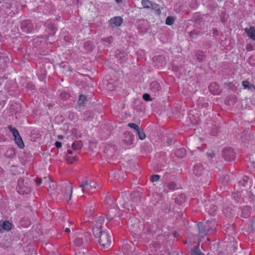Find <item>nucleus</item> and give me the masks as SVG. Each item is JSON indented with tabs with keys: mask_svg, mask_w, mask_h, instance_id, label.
<instances>
[{
	"mask_svg": "<svg viewBox=\"0 0 255 255\" xmlns=\"http://www.w3.org/2000/svg\"><path fill=\"white\" fill-rule=\"evenodd\" d=\"M87 101V97L84 95H80L77 103V105L80 107H83L85 105V102Z\"/></svg>",
	"mask_w": 255,
	"mask_h": 255,
	"instance_id": "a211bd4d",
	"label": "nucleus"
},
{
	"mask_svg": "<svg viewBox=\"0 0 255 255\" xmlns=\"http://www.w3.org/2000/svg\"><path fill=\"white\" fill-rule=\"evenodd\" d=\"M242 84L245 89H247L252 92H255V86L251 84L248 81H243Z\"/></svg>",
	"mask_w": 255,
	"mask_h": 255,
	"instance_id": "2eb2a0df",
	"label": "nucleus"
},
{
	"mask_svg": "<svg viewBox=\"0 0 255 255\" xmlns=\"http://www.w3.org/2000/svg\"><path fill=\"white\" fill-rule=\"evenodd\" d=\"M84 47L87 52H92L94 48L92 42L90 41H86L84 43Z\"/></svg>",
	"mask_w": 255,
	"mask_h": 255,
	"instance_id": "4be33fe9",
	"label": "nucleus"
},
{
	"mask_svg": "<svg viewBox=\"0 0 255 255\" xmlns=\"http://www.w3.org/2000/svg\"><path fill=\"white\" fill-rule=\"evenodd\" d=\"M36 183H37V184L38 185H40L41 183H42V179H41V178H37L36 180Z\"/></svg>",
	"mask_w": 255,
	"mask_h": 255,
	"instance_id": "6e6d98bb",
	"label": "nucleus"
},
{
	"mask_svg": "<svg viewBox=\"0 0 255 255\" xmlns=\"http://www.w3.org/2000/svg\"><path fill=\"white\" fill-rule=\"evenodd\" d=\"M26 87H27V88H31V90L34 89V88H33V85H32V83H28V84H27Z\"/></svg>",
	"mask_w": 255,
	"mask_h": 255,
	"instance_id": "13d9d810",
	"label": "nucleus"
},
{
	"mask_svg": "<svg viewBox=\"0 0 255 255\" xmlns=\"http://www.w3.org/2000/svg\"><path fill=\"white\" fill-rule=\"evenodd\" d=\"M129 194L128 192H125L124 193H122L121 194V197H125V196L126 197L127 199H128L127 196Z\"/></svg>",
	"mask_w": 255,
	"mask_h": 255,
	"instance_id": "5fc2aeb1",
	"label": "nucleus"
},
{
	"mask_svg": "<svg viewBox=\"0 0 255 255\" xmlns=\"http://www.w3.org/2000/svg\"><path fill=\"white\" fill-rule=\"evenodd\" d=\"M72 148L74 150H78L81 148V143H73L72 144Z\"/></svg>",
	"mask_w": 255,
	"mask_h": 255,
	"instance_id": "4c0bfd02",
	"label": "nucleus"
},
{
	"mask_svg": "<svg viewBox=\"0 0 255 255\" xmlns=\"http://www.w3.org/2000/svg\"><path fill=\"white\" fill-rule=\"evenodd\" d=\"M249 180V178L247 177H244L243 181H240V184L243 186H246Z\"/></svg>",
	"mask_w": 255,
	"mask_h": 255,
	"instance_id": "37998d69",
	"label": "nucleus"
},
{
	"mask_svg": "<svg viewBox=\"0 0 255 255\" xmlns=\"http://www.w3.org/2000/svg\"><path fill=\"white\" fill-rule=\"evenodd\" d=\"M204 168L201 163H198L193 166V173L197 176H200L203 171Z\"/></svg>",
	"mask_w": 255,
	"mask_h": 255,
	"instance_id": "9b49d317",
	"label": "nucleus"
},
{
	"mask_svg": "<svg viewBox=\"0 0 255 255\" xmlns=\"http://www.w3.org/2000/svg\"><path fill=\"white\" fill-rule=\"evenodd\" d=\"M180 197L182 198V200H184L185 198V195L182 194L180 195Z\"/></svg>",
	"mask_w": 255,
	"mask_h": 255,
	"instance_id": "774afa93",
	"label": "nucleus"
},
{
	"mask_svg": "<svg viewBox=\"0 0 255 255\" xmlns=\"http://www.w3.org/2000/svg\"><path fill=\"white\" fill-rule=\"evenodd\" d=\"M150 90L151 92L155 96H158L161 90V88L159 82L153 81L150 84Z\"/></svg>",
	"mask_w": 255,
	"mask_h": 255,
	"instance_id": "423d86ee",
	"label": "nucleus"
},
{
	"mask_svg": "<svg viewBox=\"0 0 255 255\" xmlns=\"http://www.w3.org/2000/svg\"><path fill=\"white\" fill-rule=\"evenodd\" d=\"M14 140L17 145L20 148H23L24 147V144L20 135L14 137Z\"/></svg>",
	"mask_w": 255,
	"mask_h": 255,
	"instance_id": "b1692460",
	"label": "nucleus"
},
{
	"mask_svg": "<svg viewBox=\"0 0 255 255\" xmlns=\"http://www.w3.org/2000/svg\"><path fill=\"white\" fill-rule=\"evenodd\" d=\"M137 131V134L138 136V138L140 140H143L146 137L145 133H144L143 130L141 128H139Z\"/></svg>",
	"mask_w": 255,
	"mask_h": 255,
	"instance_id": "c85d7f7f",
	"label": "nucleus"
},
{
	"mask_svg": "<svg viewBox=\"0 0 255 255\" xmlns=\"http://www.w3.org/2000/svg\"><path fill=\"white\" fill-rule=\"evenodd\" d=\"M131 198L134 205H138L141 202L140 195L138 192L132 193L131 194Z\"/></svg>",
	"mask_w": 255,
	"mask_h": 255,
	"instance_id": "4468645a",
	"label": "nucleus"
},
{
	"mask_svg": "<svg viewBox=\"0 0 255 255\" xmlns=\"http://www.w3.org/2000/svg\"><path fill=\"white\" fill-rule=\"evenodd\" d=\"M90 182L88 180H83L79 187L81 188L83 192H87L91 189L89 186Z\"/></svg>",
	"mask_w": 255,
	"mask_h": 255,
	"instance_id": "dca6fc26",
	"label": "nucleus"
},
{
	"mask_svg": "<svg viewBox=\"0 0 255 255\" xmlns=\"http://www.w3.org/2000/svg\"><path fill=\"white\" fill-rule=\"evenodd\" d=\"M217 207L216 206H213L211 209V212H214L216 211Z\"/></svg>",
	"mask_w": 255,
	"mask_h": 255,
	"instance_id": "4d7b16f0",
	"label": "nucleus"
},
{
	"mask_svg": "<svg viewBox=\"0 0 255 255\" xmlns=\"http://www.w3.org/2000/svg\"><path fill=\"white\" fill-rule=\"evenodd\" d=\"M196 59L198 62L203 61V58L205 56V53L202 51H198L196 53Z\"/></svg>",
	"mask_w": 255,
	"mask_h": 255,
	"instance_id": "a878e982",
	"label": "nucleus"
},
{
	"mask_svg": "<svg viewBox=\"0 0 255 255\" xmlns=\"http://www.w3.org/2000/svg\"><path fill=\"white\" fill-rule=\"evenodd\" d=\"M8 128L12 132V133L14 132V130H17L16 128H13L12 126L11 125H9L8 126Z\"/></svg>",
	"mask_w": 255,
	"mask_h": 255,
	"instance_id": "3c124183",
	"label": "nucleus"
},
{
	"mask_svg": "<svg viewBox=\"0 0 255 255\" xmlns=\"http://www.w3.org/2000/svg\"><path fill=\"white\" fill-rule=\"evenodd\" d=\"M20 223L21 226L27 227L30 225V221L27 218H23L20 220Z\"/></svg>",
	"mask_w": 255,
	"mask_h": 255,
	"instance_id": "bb28decb",
	"label": "nucleus"
},
{
	"mask_svg": "<svg viewBox=\"0 0 255 255\" xmlns=\"http://www.w3.org/2000/svg\"><path fill=\"white\" fill-rule=\"evenodd\" d=\"M213 34L214 35H218L219 34L218 30L216 28H213L212 29Z\"/></svg>",
	"mask_w": 255,
	"mask_h": 255,
	"instance_id": "603ef678",
	"label": "nucleus"
},
{
	"mask_svg": "<svg viewBox=\"0 0 255 255\" xmlns=\"http://www.w3.org/2000/svg\"><path fill=\"white\" fill-rule=\"evenodd\" d=\"M128 225L133 232L138 233L141 230V224L139 220L136 218H130L128 220Z\"/></svg>",
	"mask_w": 255,
	"mask_h": 255,
	"instance_id": "7ed1b4c3",
	"label": "nucleus"
},
{
	"mask_svg": "<svg viewBox=\"0 0 255 255\" xmlns=\"http://www.w3.org/2000/svg\"><path fill=\"white\" fill-rule=\"evenodd\" d=\"M67 152H68V154H72V155L73 154V152L70 149L68 150Z\"/></svg>",
	"mask_w": 255,
	"mask_h": 255,
	"instance_id": "69168bd1",
	"label": "nucleus"
},
{
	"mask_svg": "<svg viewBox=\"0 0 255 255\" xmlns=\"http://www.w3.org/2000/svg\"><path fill=\"white\" fill-rule=\"evenodd\" d=\"M12 134H13V136L14 137H16V136H18L20 135L17 129V130H14V132L12 133Z\"/></svg>",
	"mask_w": 255,
	"mask_h": 255,
	"instance_id": "864d4df0",
	"label": "nucleus"
},
{
	"mask_svg": "<svg viewBox=\"0 0 255 255\" xmlns=\"http://www.w3.org/2000/svg\"><path fill=\"white\" fill-rule=\"evenodd\" d=\"M64 231L67 233H69L70 232V229L69 228H66L65 229Z\"/></svg>",
	"mask_w": 255,
	"mask_h": 255,
	"instance_id": "680f3d73",
	"label": "nucleus"
},
{
	"mask_svg": "<svg viewBox=\"0 0 255 255\" xmlns=\"http://www.w3.org/2000/svg\"><path fill=\"white\" fill-rule=\"evenodd\" d=\"M4 155L6 158H13L15 155V149L13 148H9L6 150V151L4 153Z\"/></svg>",
	"mask_w": 255,
	"mask_h": 255,
	"instance_id": "aec40b11",
	"label": "nucleus"
},
{
	"mask_svg": "<svg viewBox=\"0 0 255 255\" xmlns=\"http://www.w3.org/2000/svg\"><path fill=\"white\" fill-rule=\"evenodd\" d=\"M89 186H90V188L91 189H94V188H96V187L97 183H96V182H95L94 181H90V183H89Z\"/></svg>",
	"mask_w": 255,
	"mask_h": 255,
	"instance_id": "49530a36",
	"label": "nucleus"
},
{
	"mask_svg": "<svg viewBox=\"0 0 255 255\" xmlns=\"http://www.w3.org/2000/svg\"><path fill=\"white\" fill-rule=\"evenodd\" d=\"M245 31L247 33L248 36L255 41V28L254 26H251L250 28H245Z\"/></svg>",
	"mask_w": 255,
	"mask_h": 255,
	"instance_id": "9d476101",
	"label": "nucleus"
},
{
	"mask_svg": "<svg viewBox=\"0 0 255 255\" xmlns=\"http://www.w3.org/2000/svg\"><path fill=\"white\" fill-rule=\"evenodd\" d=\"M116 209L114 208L110 209L107 215V218L109 220H113L116 216Z\"/></svg>",
	"mask_w": 255,
	"mask_h": 255,
	"instance_id": "6ab92c4d",
	"label": "nucleus"
},
{
	"mask_svg": "<svg viewBox=\"0 0 255 255\" xmlns=\"http://www.w3.org/2000/svg\"><path fill=\"white\" fill-rule=\"evenodd\" d=\"M169 189L171 190H174L176 188V184L173 182H170L168 184Z\"/></svg>",
	"mask_w": 255,
	"mask_h": 255,
	"instance_id": "a19ab883",
	"label": "nucleus"
},
{
	"mask_svg": "<svg viewBox=\"0 0 255 255\" xmlns=\"http://www.w3.org/2000/svg\"><path fill=\"white\" fill-rule=\"evenodd\" d=\"M224 86L225 88L230 90H233L235 87V85L232 82L224 83Z\"/></svg>",
	"mask_w": 255,
	"mask_h": 255,
	"instance_id": "e433bc0d",
	"label": "nucleus"
},
{
	"mask_svg": "<svg viewBox=\"0 0 255 255\" xmlns=\"http://www.w3.org/2000/svg\"><path fill=\"white\" fill-rule=\"evenodd\" d=\"M58 138L59 139H62L63 138V136L62 135H58Z\"/></svg>",
	"mask_w": 255,
	"mask_h": 255,
	"instance_id": "0e129e2a",
	"label": "nucleus"
},
{
	"mask_svg": "<svg viewBox=\"0 0 255 255\" xmlns=\"http://www.w3.org/2000/svg\"><path fill=\"white\" fill-rule=\"evenodd\" d=\"M54 144H55V146L56 147V148H60L62 146V143L60 141H56L55 142Z\"/></svg>",
	"mask_w": 255,
	"mask_h": 255,
	"instance_id": "8fccbe9b",
	"label": "nucleus"
},
{
	"mask_svg": "<svg viewBox=\"0 0 255 255\" xmlns=\"http://www.w3.org/2000/svg\"><path fill=\"white\" fill-rule=\"evenodd\" d=\"M191 255H203V254L201 252L199 246L197 245L194 247L193 250L191 253Z\"/></svg>",
	"mask_w": 255,
	"mask_h": 255,
	"instance_id": "cd10ccee",
	"label": "nucleus"
},
{
	"mask_svg": "<svg viewBox=\"0 0 255 255\" xmlns=\"http://www.w3.org/2000/svg\"><path fill=\"white\" fill-rule=\"evenodd\" d=\"M117 3H121L123 2V0H115Z\"/></svg>",
	"mask_w": 255,
	"mask_h": 255,
	"instance_id": "e2e57ef3",
	"label": "nucleus"
},
{
	"mask_svg": "<svg viewBox=\"0 0 255 255\" xmlns=\"http://www.w3.org/2000/svg\"><path fill=\"white\" fill-rule=\"evenodd\" d=\"M246 48L248 51H251L253 50V49H254L253 46L251 44H247Z\"/></svg>",
	"mask_w": 255,
	"mask_h": 255,
	"instance_id": "de8ad7c7",
	"label": "nucleus"
},
{
	"mask_svg": "<svg viewBox=\"0 0 255 255\" xmlns=\"http://www.w3.org/2000/svg\"><path fill=\"white\" fill-rule=\"evenodd\" d=\"M160 176L157 174H153L150 177V180L152 182H156L159 180Z\"/></svg>",
	"mask_w": 255,
	"mask_h": 255,
	"instance_id": "c9c22d12",
	"label": "nucleus"
},
{
	"mask_svg": "<svg viewBox=\"0 0 255 255\" xmlns=\"http://www.w3.org/2000/svg\"><path fill=\"white\" fill-rule=\"evenodd\" d=\"M92 113L89 111H85L83 114V120L87 121L90 117H92Z\"/></svg>",
	"mask_w": 255,
	"mask_h": 255,
	"instance_id": "2f4dec72",
	"label": "nucleus"
},
{
	"mask_svg": "<svg viewBox=\"0 0 255 255\" xmlns=\"http://www.w3.org/2000/svg\"><path fill=\"white\" fill-rule=\"evenodd\" d=\"M210 220H208L205 224L203 222H199L198 224L199 233L201 236H204L207 234L214 231V227L209 226Z\"/></svg>",
	"mask_w": 255,
	"mask_h": 255,
	"instance_id": "f03ea898",
	"label": "nucleus"
},
{
	"mask_svg": "<svg viewBox=\"0 0 255 255\" xmlns=\"http://www.w3.org/2000/svg\"><path fill=\"white\" fill-rule=\"evenodd\" d=\"M101 225H94L92 228L93 234L98 242L104 248H108L111 243L110 233L102 229Z\"/></svg>",
	"mask_w": 255,
	"mask_h": 255,
	"instance_id": "f257e3e1",
	"label": "nucleus"
},
{
	"mask_svg": "<svg viewBox=\"0 0 255 255\" xmlns=\"http://www.w3.org/2000/svg\"><path fill=\"white\" fill-rule=\"evenodd\" d=\"M104 218L103 217H99L97 220H96L97 224L96 225H101L104 222Z\"/></svg>",
	"mask_w": 255,
	"mask_h": 255,
	"instance_id": "79ce46f5",
	"label": "nucleus"
},
{
	"mask_svg": "<svg viewBox=\"0 0 255 255\" xmlns=\"http://www.w3.org/2000/svg\"><path fill=\"white\" fill-rule=\"evenodd\" d=\"M101 41L104 43H107L105 44L106 46H110L114 41V38L112 36H109L107 37H104L101 39Z\"/></svg>",
	"mask_w": 255,
	"mask_h": 255,
	"instance_id": "5701e85b",
	"label": "nucleus"
},
{
	"mask_svg": "<svg viewBox=\"0 0 255 255\" xmlns=\"http://www.w3.org/2000/svg\"><path fill=\"white\" fill-rule=\"evenodd\" d=\"M134 135L129 131H126L124 133L123 141L128 146L131 145L134 141Z\"/></svg>",
	"mask_w": 255,
	"mask_h": 255,
	"instance_id": "0eeeda50",
	"label": "nucleus"
},
{
	"mask_svg": "<svg viewBox=\"0 0 255 255\" xmlns=\"http://www.w3.org/2000/svg\"><path fill=\"white\" fill-rule=\"evenodd\" d=\"M128 126L130 128L135 129L136 131H137L140 128L139 127L134 123H129L128 124Z\"/></svg>",
	"mask_w": 255,
	"mask_h": 255,
	"instance_id": "58836bf2",
	"label": "nucleus"
},
{
	"mask_svg": "<svg viewBox=\"0 0 255 255\" xmlns=\"http://www.w3.org/2000/svg\"><path fill=\"white\" fill-rule=\"evenodd\" d=\"M173 236L175 238H178L179 236V233L177 232H174Z\"/></svg>",
	"mask_w": 255,
	"mask_h": 255,
	"instance_id": "bf43d9fd",
	"label": "nucleus"
},
{
	"mask_svg": "<svg viewBox=\"0 0 255 255\" xmlns=\"http://www.w3.org/2000/svg\"><path fill=\"white\" fill-rule=\"evenodd\" d=\"M191 35L192 36H193L194 35H197L198 34L195 30H193L191 32Z\"/></svg>",
	"mask_w": 255,
	"mask_h": 255,
	"instance_id": "052dcab7",
	"label": "nucleus"
},
{
	"mask_svg": "<svg viewBox=\"0 0 255 255\" xmlns=\"http://www.w3.org/2000/svg\"><path fill=\"white\" fill-rule=\"evenodd\" d=\"M4 230L10 231L13 227V224L8 221H4L1 224Z\"/></svg>",
	"mask_w": 255,
	"mask_h": 255,
	"instance_id": "f3484780",
	"label": "nucleus"
},
{
	"mask_svg": "<svg viewBox=\"0 0 255 255\" xmlns=\"http://www.w3.org/2000/svg\"><path fill=\"white\" fill-rule=\"evenodd\" d=\"M150 8L156 11V13L157 14L160 15L161 13V11L159 4L154 2H152Z\"/></svg>",
	"mask_w": 255,
	"mask_h": 255,
	"instance_id": "393cba45",
	"label": "nucleus"
},
{
	"mask_svg": "<svg viewBox=\"0 0 255 255\" xmlns=\"http://www.w3.org/2000/svg\"><path fill=\"white\" fill-rule=\"evenodd\" d=\"M74 244L77 247H81L84 244V242L81 238L77 237L74 241Z\"/></svg>",
	"mask_w": 255,
	"mask_h": 255,
	"instance_id": "7c9ffc66",
	"label": "nucleus"
},
{
	"mask_svg": "<svg viewBox=\"0 0 255 255\" xmlns=\"http://www.w3.org/2000/svg\"><path fill=\"white\" fill-rule=\"evenodd\" d=\"M67 186L68 187V188L70 191V196H69V200H70L71 196H72V194L73 186H72L70 182L67 183Z\"/></svg>",
	"mask_w": 255,
	"mask_h": 255,
	"instance_id": "a18cd8bd",
	"label": "nucleus"
},
{
	"mask_svg": "<svg viewBox=\"0 0 255 255\" xmlns=\"http://www.w3.org/2000/svg\"><path fill=\"white\" fill-rule=\"evenodd\" d=\"M209 90L213 95H219L221 90L220 85L216 82H213L209 86Z\"/></svg>",
	"mask_w": 255,
	"mask_h": 255,
	"instance_id": "1a4fd4ad",
	"label": "nucleus"
},
{
	"mask_svg": "<svg viewBox=\"0 0 255 255\" xmlns=\"http://www.w3.org/2000/svg\"><path fill=\"white\" fill-rule=\"evenodd\" d=\"M47 27L48 29L51 30V31L53 32V33L54 34L56 32L57 28L55 26L54 24L52 23L47 24Z\"/></svg>",
	"mask_w": 255,
	"mask_h": 255,
	"instance_id": "72a5a7b5",
	"label": "nucleus"
},
{
	"mask_svg": "<svg viewBox=\"0 0 255 255\" xmlns=\"http://www.w3.org/2000/svg\"><path fill=\"white\" fill-rule=\"evenodd\" d=\"M123 21V19L122 17L115 16L109 20V23L112 27H119L121 25Z\"/></svg>",
	"mask_w": 255,
	"mask_h": 255,
	"instance_id": "6e6552de",
	"label": "nucleus"
},
{
	"mask_svg": "<svg viewBox=\"0 0 255 255\" xmlns=\"http://www.w3.org/2000/svg\"><path fill=\"white\" fill-rule=\"evenodd\" d=\"M217 133H218V129H217V128H212V129L211 130V134L213 136H216L217 135Z\"/></svg>",
	"mask_w": 255,
	"mask_h": 255,
	"instance_id": "09e8293b",
	"label": "nucleus"
},
{
	"mask_svg": "<svg viewBox=\"0 0 255 255\" xmlns=\"http://www.w3.org/2000/svg\"><path fill=\"white\" fill-rule=\"evenodd\" d=\"M222 156L225 160L232 161L235 158V153L231 147L225 148L222 151Z\"/></svg>",
	"mask_w": 255,
	"mask_h": 255,
	"instance_id": "39448f33",
	"label": "nucleus"
},
{
	"mask_svg": "<svg viewBox=\"0 0 255 255\" xmlns=\"http://www.w3.org/2000/svg\"><path fill=\"white\" fill-rule=\"evenodd\" d=\"M76 160V155L74 156H67V161L69 163H73Z\"/></svg>",
	"mask_w": 255,
	"mask_h": 255,
	"instance_id": "f704fd0d",
	"label": "nucleus"
},
{
	"mask_svg": "<svg viewBox=\"0 0 255 255\" xmlns=\"http://www.w3.org/2000/svg\"><path fill=\"white\" fill-rule=\"evenodd\" d=\"M242 214L241 216L244 218H248L251 215V208L249 206H244L241 209Z\"/></svg>",
	"mask_w": 255,
	"mask_h": 255,
	"instance_id": "f8f14e48",
	"label": "nucleus"
},
{
	"mask_svg": "<svg viewBox=\"0 0 255 255\" xmlns=\"http://www.w3.org/2000/svg\"><path fill=\"white\" fill-rule=\"evenodd\" d=\"M152 3V2L149 0H141V4L143 6V7L144 8H150Z\"/></svg>",
	"mask_w": 255,
	"mask_h": 255,
	"instance_id": "c756f323",
	"label": "nucleus"
},
{
	"mask_svg": "<svg viewBox=\"0 0 255 255\" xmlns=\"http://www.w3.org/2000/svg\"><path fill=\"white\" fill-rule=\"evenodd\" d=\"M186 151L185 149H184L183 148H181L177 149L175 151V153L177 157L182 158L186 155Z\"/></svg>",
	"mask_w": 255,
	"mask_h": 255,
	"instance_id": "412c9836",
	"label": "nucleus"
},
{
	"mask_svg": "<svg viewBox=\"0 0 255 255\" xmlns=\"http://www.w3.org/2000/svg\"><path fill=\"white\" fill-rule=\"evenodd\" d=\"M3 229L2 228V227L1 225L0 226V233H2L3 232Z\"/></svg>",
	"mask_w": 255,
	"mask_h": 255,
	"instance_id": "338daca9",
	"label": "nucleus"
},
{
	"mask_svg": "<svg viewBox=\"0 0 255 255\" xmlns=\"http://www.w3.org/2000/svg\"><path fill=\"white\" fill-rule=\"evenodd\" d=\"M21 30L26 33H31L34 30L33 24L30 19H25L20 23Z\"/></svg>",
	"mask_w": 255,
	"mask_h": 255,
	"instance_id": "20e7f679",
	"label": "nucleus"
},
{
	"mask_svg": "<svg viewBox=\"0 0 255 255\" xmlns=\"http://www.w3.org/2000/svg\"><path fill=\"white\" fill-rule=\"evenodd\" d=\"M206 155L209 158H213L215 155L216 153H215L214 151L211 150L210 151H208L206 153Z\"/></svg>",
	"mask_w": 255,
	"mask_h": 255,
	"instance_id": "c03bdc74",
	"label": "nucleus"
},
{
	"mask_svg": "<svg viewBox=\"0 0 255 255\" xmlns=\"http://www.w3.org/2000/svg\"><path fill=\"white\" fill-rule=\"evenodd\" d=\"M142 98L145 101H151L152 99L150 98V96L149 94L145 93L142 96Z\"/></svg>",
	"mask_w": 255,
	"mask_h": 255,
	"instance_id": "ea45409f",
	"label": "nucleus"
},
{
	"mask_svg": "<svg viewBox=\"0 0 255 255\" xmlns=\"http://www.w3.org/2000/svg\"><path fill=\"white\" fill-rule=\"evenodd\" d=\"M117 57L121 64L125 63L128 59V55L124 52H119L117 54Z\"/></svg>",
	"mask_w": 255,
	"mask_h": 255,
	"instance_id": "ddd939ff",
	"label": "nucleus"
},
{
	"mask_svg": "<svg viewBox=\"0 0 255 255\" xmlns=\"http://www.w3.org/2000/svg\"><path fill=\"white\" fill-rule=\"evenodd\" d=\"M174 18L172 16H168L165 20V23L168 25H171L174 23Z\"/></svg>",
	"mask_w": 255,
	"mask_h": 255,
	"instance_id": "473e14b6",
	"label": "nucleus"
}]
</instances>
